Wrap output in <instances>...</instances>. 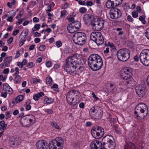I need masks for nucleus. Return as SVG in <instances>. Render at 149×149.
<instances>
[{"label":"nucleus","instance_id":"4468645a","mask_svg":"<svg viewBox=\"0 0 149 149\" xmlns=\"http://www.w3.org/2000/svg\"><path fill=\"white\" fill-rule=\"evenodd\" d=\"M136 93L137 95L139 97H142L146 94V87L142 85H138L135 87Z\"/></svg>","mask_w":149,"mask_h":149},{"label":"nucleus","instance_id":"e2e57ef3","mask_svg":"<svg viewBox=\"0 0 149 149\" xmlns=\"http://www.w3.org/2000/svg\"><path fill=\"white\" fill-rule=\"evenodd\" d=\"M19 32V30L18 29H16L13 32V35L14 36H16Z\"/></svg>","mask_w":149,"mask_h":149},{"label":"nucleus","instance_id":"f257e3e1","mask_svg":"<svg viewBox=\"0 0 149 149\" xmlns=\"http://www.w3.org/2000/svg\"><path fill=\"white\" fill-rule=\"evenodd\" d=\"M85 62V60L81 56L77 54L67 58L64 68L68 74H72L75 72V74H79L84 71V67L82 65L78 66L77 65V64L83 65Z\"/></svg>","mask_w":149,"mask_h":149},{"label":"nucleus","instance_id":"13d9d810","mask_svg":"<svg viewBox=\"0 0 149 149\" xmlns=\"http://www.w3.org/2000/svg\"><path fill=\"white\" fill-rule=\"evenodd\" d=\"M127 20L130 22H132L133 21V19L132 17V16L130 15H129L127 16Z\"/></svg>","mask_w":149,"mask_h":149},{"label":"nucleus","instance_id":"69168bd1","mask_svg":"<svg viewBox=\"0 0 149 149\" xmlns=\"http://www.w3.org/2000/svg\"><path fill=\"white\" fill-rule=\"evenodd\" d=\"M92 125V123L89 121L87 122L86 124V127L90 126Z\"/></svg>","mask_w":149,"mask_h":149},{"label":"nucleus","instance_id":"774afa93","mask_svg":"<svg viewBox=\"0 0 149 149\" xmlns=\"http://www.w3.org/2000/svg\"><path fill=\"white\" fill-rule=\"evenodd\" d=\"M7 93L5 92H3L1 93V96L4 98H5L7 96Z\"/></svg>","mask_w":149,"mask_h":149},{"label":"nucleus","instance_id":"cd10ccee","mask_svg":"<svg viewBox=\"0 0 149 149\" xmlns=\"http://www.w3.org/2000/svg\"><path fill=\"white\" fill-rule=\"evenodd\" d=\"M139 111H137L136 110L134 113V116L135 118L138 120H142L143 116H139Z\"/></svg>","mask_w":149,"mask_h":149},{"label":"nucleus","instance_id":"aec40b11","mask_svg":"<svg viewBox=\"0 0 149 149\" xmlns=\"http://www.w3.org/2000/svg\"><path fill=\"white\" fill-rule=\"evenodd\" d=\"M135 144L131 142H127L124 145V149H136Z\"/></svg>","mask_w":149,"mask_h":149},{"label":"nucleus","instance_id":"1a4fd4ad","mask_svg":"<svg viewBox=\"0 0 149 149\" xmlns=\"http://www.w3.org/2000/svg\"><path fill=\"white\" fill-rule=\"evenodd\" d=\"M91 133L94 138L99 139L103 136L104 133V130L102 127L97 126L93 127Z\"/></svg>","mask_w":149,"mask_h":149},{"label":"nucleus","instance_id":"f704fd0d","mask_svg":"<svg viewBox=\"0 0 149 149\" xmlns=\"http://www.w3.org/2000/svg\"><path fill=\"white\" fill-rule=\"evenodd\" d=\"M40 25L39 24H36L34 25L33 28L32 29V31H38L40 28Z\"/></svg>","mask_w":149,"mask_h":149},{"label":"nucleus","instance_id":"603ef678","mask_svg":"<svg viewBox=\"0 0 149 149\" xmlns=\"http://www.w3.org/2000/svg\"><path fill=\"white\" fill-rule=\"evenodd\" d=\"M62 43L61 42L60 40L58 41L56 43V45L58 47H59L61 46Z\"/></svg>","mask_w":149,"mask_h":149},{"label":"nucleus","instance_id":"2f4dec72","mask_svg":"<svg viewBox=\"0 0 149 149\" xmlns=\"http://www.w3.org/2000/svg\"><path fill=\"white\" fill-rule=\"evenodd\" d=\"M4 60L5 61L6 63L9 64L12 60V56L6 57L4 58Z\"/></svg>","mask_w":149,"mask_h":149},{"label":"nucleus","instance_id":"c9c22d12","mask_svg":"<svg viewBox=\"0 0 149 149\" xmlns=\"http://www.w3.org/2000/svg\"><path fill=\"white\" fill-rule=\"evenodd\" d=\"M31 83H33V84H36L38 83H41L42 81L40 79H38L36 78H32L31 80Z\"/></svg>","mask_w":149,"mask_h":149},{"label":"nucleus","instance_id":"3c124183","mask_svg":"<svg viewBox=\"0 0 149 149\" xmlns=\"http://www.w3.org/2000/svg\"><path fill=\"white\" fill-rule=\"evenodd\" d=\"M51 5L54 6V4L53 3H52L50 4V5H49L47 6V11L48 12H50L52 10Z\"/></svg>","mask_w":149,"mask_h":149},{"label":"nucleus","instance_id":"5701e85b","mask_svg":"<svg viewBox=\"0 0 149 149\" xmlns=\"http://www.w3.org/2000/svg\"><path fill=\"white\" fill-rule=\"evenodd\" d=\"M105 6L108 8H113L116 7L113 0H108L105 3Z\"/></svg>","mask_w":149,"mask_h":149},{"label":"nucleus","instance_id":"bf43d9fd","mask_svg":"<svg viewBox=\"0 0 149 149\" xmlns=\"http://www.w3.org/2000/svg\"><path fill=\"white\" fill-rule=\"evenodd\" d=\"M19 69L17 67H15V73L14 74L15 75H18V74L19 73Z\"/></svg>","mask_w":149,"mask_h":149},{"label":"nucleus","instance_id":"4c0bfd02","mask_svg":"<svg viewBox=\"0 0 149 149\" xmlns=\"http://www.w3.org/2000/svg\"><path fill=\"white\" fill-rule=\"evenodd\" d=\"M52 126L56 129H59L60 127L57 125V124L55 122H53L51 124Z\"/></svg>","mask_w":149,"mask_h":149},{"label":"nucleus","instance_id":"e433bc0d","mask_svg":"<svg viewBox=\"0 0 149 149\" xmlns=\"http://www.w3.org/2000/svg\"><path fill=\"white\" fill-rule=\"evenodd\" d=\"M16 77L15 78L14 81L15 83H17L20 81L21 77L19 75H16Z\"/></svg>","mask_w":149,"mask_h":149},{"label":"nucleus","instance_id":"20e7f679","mask_svg":"<svg viewBox=\"0 0 149 149\" xmlns=\"http://www.w3.org/2000/svg\"><path fill=\"white\" fill-rule=\"evenodd\" d=\"M35 120L34 116L31 114H28L21 118L19 121L23 126L27 127H29L34 124Z\"/></svg>","mask_w":149,"mask_h":149},{"label":"nucleus","instance_id":"f03ea898","mask_svg":"<svg viewBox=\"0 0 149 149\" xmlns=\"http://www.w3.org/2000/svg\"><path fill=\"white\" fill-rule=\"evenodd\" d=\"M88 65L93 70H100L103 65L101 57L97 54H93L89 56L88 59Z\"/></svg>","mask_w":149,"mask_h":149},{"label":"nucleus","instance_id":"680f3d73","mask_svg":"<svg viewBox=\"0 0 149 149\" xmlns=\"http://www.w3.org/2000/svg\"><path fill=\"white\" fill-rule=\"evenodd\" d=\"M33 22L37 23L39 22V19L36 17H35L33 18Z\"/></svg>","mask_w":149,"mask_h":149},{"label":"nucleus","instance_id":"37998d69","mask_svg":"<svg viewBox=\"0 0 149 149\" xmlns=\"http://www.w3.org/2000/svg\"><path fill=\"white\" fill-rule=\"evenodd\" d=\"M145 36L149 40V28L146 30Z\"/></svg>","mask_w":149,"mask_h":149},{"label":"nucleus","instance_id":"dca6fc26","mask_svg":"<svg viewBox=\"0 0 149 149\" xmlns=\"http://www.w3.org/2000/svg\"><path fill=\"white\" fill-rule=\"evenodd\" d=\"M20 141V138L17 136H14L10 138L9 140V144L11 147L18 144Z\"/></svg>","mask_w":149,"mask_h":149},{"label":"nucleus","instance_id":"09e8293b","mask_svg":"<svg viewBox=\"0 0 149 149\" xmlns=\"http://www.w3.org/2000/svg\"><path fill=\"white\" fill-rule=\"evenodd\" d=\"M45 49V46L44 45H41L39 48V50L40 51H43Z\"/></svg>","mask_w":149,"mask_h":149},{"label":"nucleus","instance_id":"8fccbe9b","mask_svg":"<svg viewBox=\"0 0 149 149\" xmlns=\"http://www.w3.org/2000/svg\"><path fill=\"white\" fill-rule=\"evenodd\" d=\"M34 63H33L32 62H30L28 63L27 65V67L29 68H30L34 67Z\"/></svg>","mask_w":149,"mask_h":149},{"label":"nucleus","instance_id":"a211bd4d","mask_svg":"<svg viewBox=\"0 0 149 149\" xmlns=\"http://www.w3.org/2000/svg\"><path fill=\"white\" fill-rule=\"evenodd\" d=\"M36 145L38 149H47V142L44 140H40L38 141Z\"/></svg>","mask_w":149,"mask_h":149},{"label":"nucleus","instance_id":"a878e982","mask_svg":"<svg viewBox=\"0 0 149 149\" xmlns=\"http://www.w3.org/2000/svg\"><path fill=\"white\" fill-rule=\"evenodd\" d=\"M0 130L2 131L4 130L7 126L6 124L5 123V122L3 120H2L0 122Z\"/></svg>","mask_w":149,"mask_h":149},{"label":"nucleus","instance_id":"338daca9","mask_svg":"<svg viewBox=\"0 0 149 149\" xmlns=\"http://www.w3.org/2000/svg\"><path fill=\"white\" fill-rule=\"evenodd\" d=\"M9 69L8 68L5 69L3 70V73L5 74H7L9 73Z\"/></svg>","mask_w":149,"mask_h":149},{"label":"nucleus","instance_id":"7ed1b4c3","mask_svg":"<svg viewBox=\"0 0 149 149\" xmlns=\"http://www.w3.org/2000/svg\"><path fill=\"white\" fill-rule=\"evenodd\" d=\"M113 138L110 135L104 136L102 139V146L104 149H113L115 146V143L113 141Z\"/></svg>","mask_w":149,"mask_h":149},{"label":"nucleus","instance_id":"4be33fe9","mask_svg":"<svg viewBox=\"0 0 149 149\" xmlns=\"http://www.w3.org/2000/svg\"><path fill=\"white\" fill-rule=\"evenodd\" d=\"M73 25V24L71 23L67 26V30L69 33H73L77 31Z\"/></svg>","mask_w":149,"mask_h":149},{"label":"nucleus","instance_id":"7c9ffc66","mask_svg":"<svg viewBox=\"0 0 149 149\" xmlns=\"http://www.w3.org/2000/svg\"><path fill=\"white\" fill-rule=\"evenodd\" d=\"M46 84L49 86L51 85L52 83V80L50 77H47L46 79Z\"/></svg>","mask_w":149,"mask_h":149},{"label":"nucleus","instance_id":"9d476101","mask_svg":"<svg viewBox=\"0 0 149 149\" xmlns=\"http://www.w3.org/2000/svg\"><path fill=\"white\" fill-rule=\"evenodd\" d=\"M139 58L143 65L146 66H149V49L143 50L140 53Z\"/></svg>","mask_w":149,"mask_h":149},{"label":"nucleus","instance_id":"412c9836","mask_svg":"<svg viewBox=\"0 0 149 149\" xmlns=\"http://www.w3.org/2000/svg\"><path fill=\"white\" fill-rule=\"evenodd\" d=\"M3 89L4 91L9 94H11L13 93L12 89L7 83L4 84Z\"/></svg>","mask_w":149,"mask_h":149},{"label":"nucleus","instance_id":"72a5a7b5","mask_svg":"<svg viewBox=\"0 0 149 149\" xmlns=\"http://www.w3.org/2000/svg\"><path fill=\"white\" fill-rule=\"evenodd\" d=\"M116 6L121 4L123 0H113Z\"/></svg>","mask_w":149,"mask_h":149},{"label":"nucleus","instance_id":"423d86ee","mask_svg":"<svg viewBox=\"0 0 149 149\" xmlns=\"http://www.w3.org/2000/svg\"><path fill=\"white\" fill-rule=\"evenodd\" d=\"M116 56L119 60L125 62L130 57V52L128 49L126 48L122 49L117 51Z\"/></svg>","mask_w":149,"mask_h":149},{"label":"nucleus","instance_id":"39448f33","mask_svg":"<svg viewBox=\"0 0 149 149\" xmlns=\"http://www.w3.org/2000/svg\"><path fill=\"white\" fill-rule=\"evenodd\" d=\"M74 42L79 45H82L85 44L86 40V37L85 33L82 32H77L72 37Z\"/></svg>","mask_w":149,"mask_h":149},{"label":"nucleus","instance_id":"393cba45","mask_svg":"<svg viewBox=\"0 0 149 149\" xmlns=\"http://www.w3.org/2000/svg\"><path fill=\"white\" fill-rule=\"evenodd\" d=\"M72 24H73L74 26L78 30L80 28L81 23L78 21H75L71 22Z\"/></svg>","mask_w":149,"mask_h":149},{"label":"nucleus","instance_id":"ddd939ff","mask_svg":"<svg viewBox=\"0 0 149 149\" xmlns=\"http://www.w3.org/2000/svg\"><path fill=\"white\" fill-rule=\"evenodd\" d=\"M132 70L128 68H125L123 69L120 73L121 78L125 80L130 79L132 76Z\"/></svg>","mask_w":149,"mask_h":149},{"label":"nucleus","instance_id":"9b49d317","mask_svg":"<svg viewBox=\"0 0 149 149\" xmlns=\"http://www.w3.org/2000/svg\"><path fill=\"white\" fill-rule=\"evenodd\" d=\"M101 108L98 106L93 107L89 111V115L92 118H99L102 116Z\"/></svg>","mask_w":149,"mask_h":149},{"label":"nucleus","instance_id":"4d7b16f0","mask_svg":"<svg viewBox=\"0 0 149 149\" xmlns=\"http://www.w3.org/2000/svg\"><path fill=\"white\" fill-rule=\"evenodd\" d=\"M10 114L11 113L10 111H8L6 113V119H8L11 117V115Z\"/></svg>","mask_w":149,"mask_h":149},{"label":"nucleus","instance_id":"a18cd8bd","mask_svg":"<svg viewBox=\"0 0 149 149\" xmlns=\"http://www.w3.org/2000/svg\"><path fill=\"white\" fill-rule=\"evenodd\" d=\"M86 10L87 9L85 8L82 7L79 9V11L81 13H85Z\"/></svg>","mask_w":149,"mask_h":149},{"label":"nucleus","instance_id":"c756f323","mask_svg":"<svg viewBox=\"0 0 149 149\" xmlns=\"http://www.w3.org/2000/svg\"><path fill=\"white\" fill-rule=\"evenodd\" d=\"M24 99V96L22 95H18L15 98V100L16 102H22Z\"/></svg>","mask_w":149,"mask_h":149},{"label":"nucleus","instance_id":"6ab92c4d","mask_svg":"<svg viewBox=\"0 0 149 149\" xmlns=\"http://www.w3.org/2000/svg\"><path fill=\"white\" fill-rule=\"evenodd\" d=\"M91 149H101L103 148L101 141L98 140H94L90 144Z\"/></svg>","mask_w":149,"mask_h":149},{"label":"nucleus","instance_id":"58836bf2","mask_svg":"<svg viewBox=\"0 0 149 149\" xmlns=\"http://www.w3.org/2000/svg\"><path fill=\"white\" fill-rule=\"evenodd\" d=\"M58 86L57 84H54L53 86H51V88H53L54 90L58 91Z\"/></svg>","mask_w":149,"mask_h":149},{"label":"nucleus","instance_id":"c85d7f7f","mask_svg":"<svg viewBox=\"0 0 149 149\" xmlns=\"http://www.w3.org/2000/svg\"><path fill=\"white\" fill-rule=\"evenodd\" d=\"M43 100L45 102H53L54 99L51 98H48L46 97H43Z\"/></svg>","mask_w":149,"mask_h":149},{"label":"nucleus","instance_id":"a19ab883","mask_svg":"<svg viewBox=\"0 0 149 149\" xmlns=\"http://www.w3.org/2000/svg\"><path fill=\"white\" fill-rule=\"evenodd\" d=\"M132 15L134 18H136L138 16V14L136 11L134 10L132 13Z\"/></svg>","mask_w":149,"mask_h":149},{"label":"nucleus","instance_id":"6e6552de","mask_svg":"<svg viewBox=\"0 0 149 149\" xmlns=\"http://www.w3.org/2000/svg\"><path fill=\"white\" fill-rule=\"evenodd\" d=\"M91 40L94 41L98 45L102 44L104 39L101 33L99 32H93L90 35Z\"/></svg>","mask_w":149,"mask_h":149},{"label":"nucleus","instance_id":"0e129e2a","mask_svg":"<svg viewBox=\"0 0 149 149\" xmlns=\"http://www.w3.org/2000/svg\"><path fill=\"white\" fill-rule=\"evenodd\" d=\"M92 95H93V97L96 100H97L99 99L98 97L96 96V95L94 93H92Z\"/></svg>","mask_w":149,"mask_h":149},{"label":"nucleus","instance_id":"ea45409f","mask_svg":"<svg viewBox=\"0 0 149 149\" xmlns=\"http://www.w3.org/2000/svg\"><path fill=\"white\" fill-rule=\"evenodd\" d=\"M139 20L141 21L143 24L146 23V22L144 20L145 19V17L143 15L140 16L139 17Z\"/></svg>","mask_w":149,"mask_h":149},{"label":"nucleus","instance_id":"de8ad7c7","mask_svg":"<svg viewBox=\"0 0 149 149\" xmlns=\"http://www.w3.org/2000/svg\"><path fill=\"white\" fill-rule=\"evenodd\" d=\"M27 103H26L25 104H24V106H25V109L26 110H29L31 109V107L29 104H27Z\"/></svg>","mask_w":149,"mask_h":149},{"label":"nucleus","instance_id":"f8f14e48","mask_svg":"<svg viewBox=\"0 0 149 149\" xmlns=\"http://www.w3.org/2000/svg\"><path fill=\"white\" fill-rule=\"evenodd\" d=\"M104 21L102 19L97 18H94V22L91 24L92 28L97 31H100L104 27Z\"/></svg>","mask_w":149,"mask_h":149},{"label":"nucleus","instance_id":"49530a36","mask_svg":"<svg viewBox=\"0 0 149 149\" xmlns=\"http://www.w3.org/2000/svg\"><path fill=\"white\" fill-rule=\"evenodd\" d=\"M9 13L10 16L13 17L15 16L16 14V12L15 11L11 10L9 11Z\"/></svg>","mask_w":149,"mask_h":149},{"label":"nucleus","instance_id":"052dcab7","mask_svg":"<svg viewBox=\"0 0 149 149\" xmlns=\"http://www.w3.org/2000/svg\"><path fill=\"white\" fill-rule=\"evenodd\" d=\"M13 37H10L7 40V42L9 44H10L12 43L13 40Z\"/></svg>","mask_w":149,"mask_h":149},{"label":"nucleus","instance_id":"6e6d98bb","mask_svg":"<svg viewBox=\"0 0 149 149\" xmlns=\"http://www.w3.org/2000/svg\"><path fill=\"white\" fill-rule=\"evenodd\" d=\"M24 35L23 36V37L26 38L28 33L29 30L27 29H26L24 30Z\"/></svg>","mask_w":149,"mask_h":149},{"label":"nucleus","instance_id":"f3484780","mask_svg":"<svg viewBox=\"0 0 149 149\" xmlns=\"http://www.w3.org/2000/svg\"><path fill=\"white\" fill-rule=\"evenodd\" d=\"M122 15L121 11L118 9H115L110 13V17L112 19H117L120 17Z\"/></svg>","mask_w":149,"mask_h":149},{"label":"nucleus","instance_id":"0eeeda50","mask_svg":"<svg viewBox=\"0 0 149 149\" xmlns=\"http://www.w3.org/2000/svg\"><path fill=\"white\" fill-rule=\"evenodd\" d=\"M64 141L63 139L57 137L49 142V149H62Z\"/></svg>","mask_w":149,"mask_h":149},{"label":"nucleus","instance_id":"473e14b6","mask_svg":"<svg viewBox=\"0 0 149 149\" xmlns=\"http://www.w3.org/2000/svg\"><path fill=\"white\" fill-rule=\"evenodd\" d=\"M143 103H139V104H138L136 107L135 110H139L141 112V113H144L145 112V110H144V109H143L141 107H139V104H142Z\"/></svg>","mask_w":149,"mask_h":149},{"label":"nucleus","instance_id":"bb28decb","mask_svg":"<svg viewBox=\"0 0 149 149\" xmlns=\"http://www.w3.org/2000/svg\"><path fill=\"white\" fill-rule=\"evenodd\" d=\"M44 95V93L43 92H40L34 95L33 97V99L36 100H38L39 98L42 97Z\"/></svg>","mask_w":149,"mask_h":149},{"label":"nucleus","instance_id":"b1692460","mask_svg":"<svg viewBox=\"0 0 149 149\" xmlns=\"http://www.w3.org/2000/svg\"><path fill=\"white\" fill-rule=\"evenodd\" d=\"M93 16L91 15L86 14L84 15L83 17V19L87 24L88 21H89V20L93 17Z\"/></svg>","mask_w":149,"mask_h":149},{"label":"nucleus","instance_id":"2eb2a0df","mask_svg":"<svg viewBox=\"0 0 149 149\" xmlns=\"http://www.w3.org/2000/svg\"><path fill=\"white\" fill-rule=\"evenodd\" d=\"M78 92L76 90H71L68 92L66 97L68 102H72L74 99V97L77 96Z\"/></svg>","mask_w":149,"mask_h":149},{"label":"nucleus","instance_id":"864d4df0","mask_svg":"<svg viewBox=\"0 0 149 149\" xmlns=\"http://www.w3.org/2000/svg\"><path fill=\"white\" fill-rule=\"evenodd\" d=\"M67 19H68L69 22H73L74 20V18L72 17H67Z\"/></svg>","mask_w":149,"mask_h":149},{"label":"nucleus","instance_id":"79ce46f5","mask_svg":"<svg viewBox=\"0 0 149 149\" xmlns=\"http://www.w3.org/2000/svg\"><path fill=\"white\" fill-rule=\"evenodd\" d=\"M148 113V109H147L146 113L144 114V113H141V112H139V116H142L143 117H142V119H144L147 115V114Z\"/></svg>","mask_w":149,"mask_h":149},{"label":"nucleus","instance_id":"c03bdc74","mask_svg":"<svg viewBox=\"0 0 149 149\" xmlns=\"http://www.w3.org/2000/svg\"><path fill=\"white\" fill-rule=\"evenodd\" d=\"M108 44V46L110 47L113 50H115L116 49V47L113 43L109 42Z\"/></svg>","mask_w":149,"mask_h":149},{"label":"nucleus","instance_id":"5fc2aeb1","mask_svg":"<svg viewBox=\"0 0 149 149\" xmlns=\"http://www.w3.org/2000/svg\"><path fill=\"white\" fill-rule=\"evenodd\" d=\"M46 66L48 68H49L51 66L52 63L50 61H48L45 63Z\"/></svg>","mask_w":149,"mask_h":149}]
</instances>
